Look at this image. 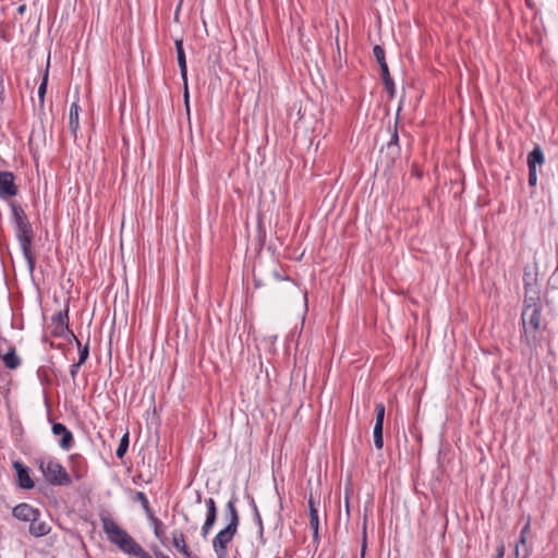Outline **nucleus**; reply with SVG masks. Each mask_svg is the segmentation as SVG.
<instances>
[{"label": "nucleus", "instance_id": "obj_33", "mask_svg": "<svg viewBox=\"0 0 558 558\" xmlns=\"http://www.w3.org/2000/svg\"><path fill=\"white\" fill-rule=\"evenodd\" d=\"M128 554L138 558H151V556L137 542Z\"/></svg>", "mask_w": 558, "mask_h": 558}, {"label": "nucleus", "instance_id": "obj_10", "mask_svg": "<svg viewBox=\"0 0 558 558\" xmlns=\"http://www.w3.org/2000/svg\"><path fill=\"white\" fill-rule=\"evenodd\" d=\"M19 194V186L15 184V175L11 171L0 170V198L8 199Z\"/></svg>", "mask_w": 558, "mask_h": 558}, {"label": "nucleus", "instance_id": "obj_47", "mask_svg": "<svg viewBox=\"0 0 558 558\" xmlns=\"http://www.w3.org/2000/svg\"><path fill=\"white\" fill-rule=\"evenodd\" d=\"M156 558H170L168 555H166L165 553H162L160 549H155L154 551Z\"/></svg>", "mask_w": 558, "mask_h": 558}, {"label": "nucleus", "instance_id": "obj_19", "mask_svg": "<svg viewBox=\"0 0 558 558\" xmlns=\"http://www.w3.org/2000/svg\"><path fill=\"white\" fill-rule=\"evenodd\" d=\"M538 272L537 267L532 270L530 267H524L523 269V289L524 291H532L539 289L538 287Z\"/></svg>", "mask_w": 558, "mask_h": 558}, {"label": "nucleus", "instance_id": "obj_44", "mask_svg": "<svg viewBox=\"0 0 558 558\" xmlns=\"http://www.w3.org/2000/svg\"><path fill=\"white\" fill-rule=\"evenodd\" d=\"M318 529L319 527H311V530L313 531V543L316 545V547L318 546L319 544V534H318Z\"/></svg>", "mask_w": 558, "mask_h": 558}, {"label": "nucleus", "instance_id": "obj_40", "mask_svg": "<svg viewBox=\"0 0 558 558\" xmlns=\"http://www.w3.org/2000/svg\"><path fill=\"white\" fill-rule=\"evenodd\" d=\"M216 522L214 521H209V519H205V522L204 524L202 525V536L203 537H206L207 534L210 532V530L213 529V526L215 525Z\"/></svg>", "mask_w": 558, "mask_h": 558}, {"label": "nucleus", "instance_id": "obj_3", "mask_svg": "<svg viewBox=\"0 0 558 558\" xmlns=\"http://www.w3.org/2000/svg\"><path fill=\"white\" fill-rule=\"evenodd\" d=\"M38 468L50 485L70 486L72 484L71 475L66 472L65 468L54 459L39 460Z\"/></svg>", "mask_w": 558, "mask_h": 558}, {"label": "nucleus", "instance_id": "obj_23", "mask_svg": "<svg viewBox=\"0 0 558 558\" xmlns=\"http://www.w3.org/2000/svg\"><path fill=\"white\" fill-rule=\"evenodd\" d=\"M3 363L7 368L15 369L21 365V359L16 355L14 347H11L8 352L2 356Z\"/></svg>", "mask_w": 558, "mask_h": 558}, {"label": "nucleus", "instance_id": "obj_48", "mask_svg": "<svg viewBox=\"0 0 558 558\" xmlns=\"http://www.w3.org/2000/svg\"><path fill=\"white\" fill-rule=\"evenodd\" d=\"M26 9H27L26 4H21L17 8V13L23 15L25 13Z\"/></svg>", "mask_w": 558, "mask_h": 558}, {"label": "nucleus", "instance_id": "obj_11", "mask_svg": "<svg viewBox=\"0 0 558 558\" xmlns=\"http://www.w3.org/2000/svg\"><path fill=\"white\" fill-rule=\"evenodd\" d=\"M385 412H386L385 404L383 402L376 403V405H375L376 417H375L373 436H374V445H375L376 449H378V450L383 449V446H384L383 432H384Z\"/></svg>", "mask_w": 558, "mask_h": 558}, {"label": "nucleus", "instance_id": "obj_27", "mask_svg": "<svg viewBox=\"0 0 558 558\" xmlns=\"http://www.w3.org/2000/svg\"><path fill=\"white\" fill-rule=\"evenodd\" d=\"M52 324H59L61 327H69V304L65 305V308L59 311L52 316Z\"/></svg>", "mask_w": 558, "mask_h": 558}, {"label": "nucleus", "instance_id": "obj_4", "mask_svg": "<svg viewBox=\"0 0 558 558\" xmlns=\"http://www.w3.org/2000/svg\"><path fill=\"white\" fill-rule=\"evenodd\" d=\"M16 238L21 245L23 256L27 263L28 269L31 272H33L36 265V257L32 251L34 240V231L32 225H28L25 228L17 229Z\"/></svg>", "mask_w": 558, "mask_h": 558}, {"label": "nucleus", "instance_id": "obj_12", "mask_svg": "<svg viewBox=\"0 0 558 558\" xmlns=\"http://www.w3.org/2000/svg\"><path fill=\"white\" fill-rule=\"evenodd\" d=\"M51 430L54 436H60L58 442L63 450H70L73 447V433L64 424L54 422L52 423Z\"/></svg>", "mask_w": 558, "mask_h": 558}, {"label": "nucleus", "instance_id": "obj_32", "mask_svg": "<svg viewBox=\"0 0 558 558\" xmlns=\"http://www.w3.org/2000/svg\"><path fill=\"white\" fill-rule=\"evenodd\" d=\"M530 526H531V518L527 517V520H526V523L525 525L522 527L521 530V533H520V537H519V541L515 545V553L518 554V548H519V545H524L525 542H526V534L529 533L530 531Z\"/></svg>", "mask_w": 558, "mask_h": 558}, {"label": "nucleus", "instance_id": "obj_1", "mask_svg": "<svg viewBox=\"0 0 558 558\" xmlns=\"http://www.w3.org/2000/svg\"><path fill=\"white\" fill-rule=\"evenodd\" d=\"M521 323V342L531 350H536L542 343V329L546 328V325L542 326V308L522 311Z\"/></svg>", "mask_w": 558, "mask_h": 558}, {"label": "nucleus", "instance_id": "obj_6", "mask_svg": "<svg viewBox=\"0 0 558 558\" xmlns=\"http://www.w3.org/2000/svg\"><path fill=\"white\" fill-rule=\"evenodd\" d=\"M373 54L380 68L384 89L388 94L389 98H393L396 96V86L386 62L385 49L380 45H375L373 48Z\"/></svg>", "mask_w": 558, "mask_h": 558}, {"label": "nucleus", "instance_id": "obj_7", "mask_svg": "<svg viewBox=\"0 0 558 558\" xmlns=\"http://www.w3.org/2000/svg\"><path fill=\"white\" fill-rule=\"evenodd\" d=\"M174 46H175L178 65H179L181 78L183 82L184 108H185L187 118L190 119V92H189V84H187V65H186V57H185V52H184V48H183V40L175 39Z\"/></svg>", "mask_w": 558, "mask_h": 558}, {"label": "nucleus", "instance_id": "obj_20", "mask_svg": "<svg viewBox=\"0 0 558 558\" xmlns=\"http://www.w3.org/2000/svg\"><path fill=\"white\" fill-rule=\"evenodd\" d=\"M39 518L40 515H36L35 521L29 522V533L35 537L46 536L51 531L50 525L45 521H40Z\"/></svg>", "mask_w": 558, "mask_h": 558}, {"label": "nucleus", "instance_id": "obj_24", "mask_svg": "<svg viewBox=\"0 0 558 558\" xmlns=\"http://www.w3.org/2000/svg\"><path fill=\"white\" fill-rule=\"evenodd\" d=\"M48 75H49V62L47 63L41 83L38 87V99H39V108L40 109H43L45 106V97H46L47 87H48Z\"/></svg>", "mask_w": 558, "mask_h": 558}, {"label": "nucleus", "instance_id": "obj_2", "mask_svg": "<svg viewBox=\"0 0 558 558\" xmlns=\"http://www.w3.org/2000/svg\"><path fill=\"white\" fill-rule=\"evenodd\" d=\"M99 517L102 523V530L109 542L117 545L123 553L128 554L135 545L136 541L114 522L108 511H101Z\"/></svg>", "mask_w": 558, "mask_h": 558}, {"label": "nucleus", "instance_id": "obj_22", "mask_svg": "<svg viewBox=\"0 0 558 558\" xmlns=\"http://www.w3.org/2000/svg\"><path fill=\"white\" fill-rule=\"evenodd\" d=\"M148 520L150 521L153 527H154V534L155 536L161 542H165L166 538V529L160 519H158L155 513H150V515H147Z\"/></svg>", "mask_w": 558, "mask_h": 558}, {"label": "nucleus", "instance_id": "obj_14", "mask_svg": "<svg viewBox=\"0 0 558 558\" xmlns=\"http://www.w3.org/2000/svg\"><path fill=\"white\" fill-rule=\"evenodd\" d=\"M236 502H238V497L233 493L231 495L229 501L226 505L225 511H226V515L228 519V524L225 527H231V530L238 532V527L240 524V515H239V511L236 509Z\"/></svg>", "mask_w": 558, "mask_h": 558}, {"label": "nucleus", "instance_id": "obj_46", "mask_svg": "<svg viewBox=\"0 0 558 558\" xmlns=\"http://www.w3.org/2000/svg\"><path fill=\"white\" fill-rule=\"evenodd\" d=\"M69 341H71L72 339L75 341V338H77L74 332L68 327V330L65 331V336H64Z\"/></svg>", "mask_w": 558, "mask_h": 558}, {"label": "nucleus", "instance_id": "obj_49", "mask_svg": "<svg viewBox=\"0 0 558 558\" xmlns=\"http://www.w3.org/2000/svg\"><path fill=\"white\" fill-rule=\"evenodd\" d=\"M414 171H415V175H416L417 178H421V177H422V172H421L420 170L414 169Z\"/></svg>", "mask_w": 558, "mask_h": 558}, {"label": "nucleus", "instance_id": "obj_34", "mask_svg": "<svg viewBox=\"0 0 558 558\" xmlns=\"http://www.w3.org/2000/svg\"><path fill=\"white\" fill-rule=\"evenodd\" d=\"M183 543H186L185 535L180 530H174L172 532V545L177 549L182 546Z\"/></svg>", "mask_w": 558, "mask_h": 558}, {"label": "nucleus", "instance_id": "obj_18", "mask_svg": "<svg viewBox=\"0 0 558 558\" xmlns=\"http://www.w3.org/2000/svg\"><path fill=\"white\" fill-rule=\"evenodd\" d=\"M542 308L541 289L524 291L523 307L522 311Z\"/></svg>", "mask_w": 558, "mask_h": 558}, {"label": "nucleus", "instance_id": "obj_38", "mask_svg": "<svg viewBox=\"0 0 558 558\" xmlns=\"http://www.w3.org/2000/svg\"><path fill=\"white\" fill-rule=\"evenodd\" d=\"M386 146L400 147V145H399V135H398V123L397 122L395 124L391 137H390V140H389V142L387 143Z\"/></svg>", "mask_w": 558, "mask_h": 558}, {"label": "nucleus", "instance_id": "obj_41", "mask_svg": "<svg viewBox=\"0 0 558 558\" xmlns=\"http://www.w3.org/2000/svg\"><path fill=\"white\" fill-rule=\"evenodd\" d=\"M81 366H82V364H81V363H77V362H76V363H74V364H72V365L70 366V376H71L73 379H75V377H76V375H77V373H78V371H80V367H81Z\"/></svg>", "mask_w": 558, "mask_h": 558}, {"label": "nucleus", "instance_id": "obj_8", "mask_svg": "<svg viewBox=\"0 0 558 558\" xmlns=\"http://www.w3.org/2000/svg\"><path fill=\"white\" fill-rule=\"evenodd\" d=\"M236 531L231 527H223L220 530L213 539V549L216 558H229V545L236 535Z\"/></svg>", "mask_w": 558, "mask_h": 558}, {"label": "nucleus", "instance_id": "obj_28", "mask_svg": "<svg viewBox=\"0 0 558 558\" xmlns=\"http://www.w3.org/2000/svg\"><path fill=\"white\" fill-rule=\"evenodd\" d=\"M129 445H130V435H129V432H126L120 439V444L116 451V456L118 459L122 460L124 458V456L128 452Z\"/></svg>", "mask_w": 558, "mask_h": 558}, {"label": "nucleus", "instance_id": "obj_15", "mask_svg": "<svg viewBox=\"0 0 558 558\" xmlns=\"http://www.w3.org/2000/svg\"><path fill=\"white\" fill-rule=\"evenodd\" d=\"M13 468L16 473L17 485L23 489H32L35 486L34 481L29 475V468L20 461L13 462Z\"/></svg>", "mask_w": 558, "mask_h": 558}, {"label": "nucleus", "instance_id": "obj_13", "mask_svg": "<svg viewBox=\"0 0 558 558\" xmlns=\"http://www.w3.org/2000/svg\"><path fill=\"white\" fill-rule=\"evenodd\" d=\"M12 515L23 522L35 521L36 515H40V510L26 502L16 505L12 509Z\"/></svg>", "mask_w": 558, "mask_h": 558}, {"label": "nucleus", "instance_id": "obj_9", "mask_svg": "<svg viewBox=\"0 0 558 558\" xmlns=\"http://www.w3.org/2000/svg\"><path fill=\"white\" fill-rule=\"evenodd\" d=\"M527 168H529V185L531 187L537 184V166L542 167L545 163V155L539 145H535L534 148L527 154Z\"/></svg>", "mask_w": 558, "mask_h": 558}, {"label": "nucleus", "instance_id": "obj_30", "mask_svg": "<svg viewBox=\"0 0 558 558\" xmlns=\"http://www.w3.org/2000/svg\"><path fill=\"white\" fill-rule=\"evenodd\" d=\"M133 500L140 501V505H142L146 515H150V513L154 512L153 509L150 508V505H149V501H148L146 495L143 492H136Z\"/></svg>", "mask_w": 558, "mask_h": 558}, {"label": "nucleus", "instance_id": "obj_39", "mask_svg": "<svg viewBox=\"0 0 558 558\" xmlns=\"http://www.w3.org/2000/svg\"><path fill=\"white\" fill-rule=\"evenodd\" d=\"M53 325V329L51 331L52 336L53 337H64L65 336V331L68 330V327H61V325L59 324H52Z\"/></svg>", "mask_w": 558, "mask_h": 558}, {"label": "nucleus", "instance_id": "obj_50", "mask_svg": "<svg viewBox=\"0 0 558 558\" xmlns=\"http://www.w3.org/2000/svg\"><path fill=\"white\" fill-rule=\"evenodd\" d=\"M201 499H202V494L198 492V493H197L196 502H201Z\"/></svg>", "mask_w": 558, "mask_h": 558}, {"label": "nucleus", "instance_id": "obj_31", "mask_svg": "<svg viewBox=\"0 0 558 558\" xmlns=\"http://www.w3.org/2000/svg\"><path fill=\"white\" fill-rule=\"evenodd\" d=\"M401 148L395 146H386V159L387 165L391 166L396 161V159L400 156Z\"/></svg>", "mask_w": 558, "mask_h": 558}, {"label": "nucleus", "instance_id": "obj_5", "mask_svg": "<svg viewBox=\"0 0 558 558\" xmlns=\"http://www.w3.org/2000/svg\"><path fill=\"white\" fill-rule=\"evenodd\" d=\"M16 238L21 245L23 256L27 263L28 269L31 272H33L36 265V257L32 251L34 240V231L32 225H28L25 228L17 229Z\"/></svg>", "mask_w": 558, "mask_h": 558}, {"label": "nucleus", "instance_id": "obj_45", "mask_svg": "<svg viewBox=\"0 0 558 558\" xmlns=\"http://www.w3.org/2000/svg\"><path fill=\"white\" fill-rule=\"evenodd\" d=\"M247 499H248V504H250V507L252 508V510L256 511V509H258V508H257L254 497L251 495H247Z\"/></svg>", "mask_w": 558, "mask_h": 558}, {"label": "nucleus", "instance_id": "obj_17", "mask_svg": "<svg viewBox=\"0 0 558 558\" xmlns=\"http://www.w3.org/2000/svg\"><path fill=\"white\" fill-rule=\"evenodd\" d=\"M9 205L16 230L20 228H25L26 226L31 225L28 217L26 216L23 207L19 203H16L15 201H11Z\"/></svg>", "mask_w": 558, "mask_h": 558}, {"label": "nucleus", "instance_id": "obj_43", "mask_svg": "<svg viewBox=\"0 0 558 558\" xmlns=\"http://www.w3.org/2000/svg\"><path fill=\"white\" fill-rule=\"evenodd\" d=\"M505 556V545L500 543L496 548V555L493 558H504Z\"/></svg>", "mask_w": 558, "mask_h": 558}, {"label": "nucleus", "instance_id": "obj_37", "mask_svg": "<svg viewBox=\"0 0 558 558\" xmlns=\"http://www.w3.org/2000/svg\"><path fill=\"white\" fill-rule=\"evenodd\" d=\"M177 550L181 553L185 558H201L190 549L186 543H183L182 546L177 548Z\"/></svg>", "mask_w": 558, "mask_h": 558}, {"label": "nucleus", "instance_id": "obj_21", "mask_svg": "<svg viewBox=\"0 0 558 558\" xmlns=\"http://www.w3.org/2000/svg\"><path fill=\"white\" fill-rule=\"evenodd\" d=\"M78 116H80V106H78L77 101H74L70 107V114H69V129L73 135H76V132L80 128Z\"/></svg>", "mask_w": 558, "mask_h": 558}, {"label": "nucleus", "instance_id": "obj_42", "mask_svg": "<svg viewBox=\"0 0 558 558\" xmlns=\"http://www.w3.org/2000/svg\"><path fill=\"white\" fill-rule=\"evenodd\" d=\"M253 514H254V520L255 522L257 523L258 527H259V532L263 533V520H262V517H260V513L258 511V509H256V511H253Z\"/></svg>", "mask_w": 558, "mask_h": 558}, {"label": "nucleus", "instance_id": "obj_25", "mask_svg": "<svg viewBox=\"0 0 558 558\" xmlns=\"http://www.w3.org/2000/svg\"><path fill=\"white\" fill-rule=\"evenodd\" d=\"M310 527H319L318 510L315 507L313 495L308 497Z\"/></svg>", "mask_w": 558, "mask_h": 558}, {"label": "nucleus", "instance_id": "obj_35", "mask_svg": "<svg viewBox=\"0 0 558 558\" xmlns=\"http://www.w3.org/2000/svg\"><path fill=\"white\" fill-rule=\"evenodd\" d=\"M7 101V90L4 84V70L0 66V106Z\"/></svg>", "mask_w": 558, "mask_h": 558}, {"label": "nucleus", "instance_id": "obj_26", "mask_svg": "<svg viewBox=\"0 0 558 558\" xmlns=\"http://www.w3.org/2000/svg\"><path fill=\"white\" fill-rule=\"evenodd\" d=\"M75 343L78 349V361L82 365L85 364L89 356V336L87 337L86 343L83 345L78 338H75Z\"/></svg>", "mask_w": 558, "mask_h": 558}, {"label": "nucleus", "instance_id": "obj_16", "mask_svg": "<svg viewBox=\"0 0 558 558\" xmlns=\"http://www.w3.org/2000/svg\"><path fill=\"white\" fill-rule=\"evenodd\" d=\"M70 469L76 481L82 480L87 473V462L81 453L69 456Z\"/></svg>", "mask_w": 558, "mask_h": 558}, {"label": "nucleus", "instance_id": "obj_29", "mask_svg": "<svg viewBox=\"0 0 558 558\" xmlns=\"http://www.w3.org/2000/svg\"><path fill=\"white\" fill-rule=\"evenodd\" d=\"M205 505H206V508H207L206 519H209V521L216 522L217 521L218 509H217V505H216L215 499L211 498V497L207 498L205 500Z\"/></svg>", "mask_w": 558, "mask_h": 558}, {"label": "nucleus", "instance_id": "obj_36", "mask_svg": "<svg viewBox=\"0 0 558 558\" xmlns=\"http://www.w3.org/2000/svg\"><path fill=\"white\" fill-rule=\"evenodd\" d=\"M366 547H367V519L365 517L364 523H363V532H362L361 558H364Z\"/></svg>", "mask_w": 558, "mask_h": 558}]
</instances>
